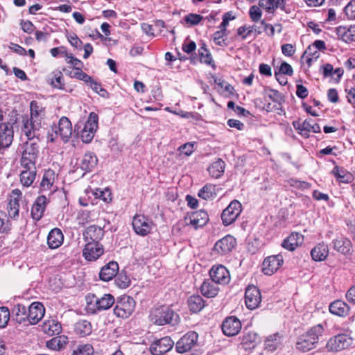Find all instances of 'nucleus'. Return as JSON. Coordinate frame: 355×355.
<instances>
[{
    "label": "nucleus",
    "mask_w": 355,
    "mask_h": 355,
    "mask_svg": "<svg viewBox=\"0 0 355 355\" xmlns=\"http://www.w3.org/2000/svg\"><path fill=\"white\" fill-rule=\"evenodd\" d=\"M30 110V118L26 117L22 120L21 133L27 139L40 137L42 128V120L45 115L44 108L38 102L33 101L31 102Z\"/></svg>",
    "instance_id": "nucleus-1"
},
{
    "label": "nucleus",
    "mask_w": 355,
    "mask_h": 355,
    "mask_svg": "<svg viewBox=\"0 0 355 355\" xmlns=\"http://www.w3.org/2000/svg\"><path fill=\"white\" fill-rule=\"evenodd\" d=\"M324 331V329L321 324L311 327L297 338L296 348L302 352H307L316 348L323 336Z\"/></svg>",
    "instance_id": "nucleus-2"
},
{
    "label": "nucleus",
    "mask_w": 355,
    "mask_h": 355,
    "mask_svg": "<svg viewBox=\"0 0 355 355\" xmlns=\"http://www.w3.org/2000/svg\"><path fill=\"white\" fill-rule=\"evenodd\" d=\"M86 310L88 313L96 314L100 311L109 309L114 304V297L111 294H103L98 296L88 294L85 297Z\"/></svg>",
    "instance_id": "nucleus-3"
},
{
    "label": "nucleus",
    "mask_w": 355,
    "mask_h": 355,
    "mask_svg": "<svg viewBox=\"0 0 355 355\" xmlns=\"http://www.w3.org/2000/svg\"><path fill=\"white\" fill-rule=\"evenodd\" d=\"M150 320L157 325L177 324L180 317L173 310L167 306H160L153 309L149 315Z\"/></svg>",
    "instance_id": "nucleus-4"
},
{
    "label": "nucleus",
    "mask_w": 355,
    "mask_h": 355,
    "mask_svg": "<svg viewBox=\"0 0 355 355\" xmlns=\"http://www.w3.org/2000/svg\"><path fill=\"white\" fill-rule=\"evenodd\" d=\"M23 144V150L20 159L21 166H35L39 155V137L27 139Z\"/></svg>",
    "instance_id": "nucleus-5"
},
{
    "label": "nucleus",
    "mask_w": 355,
    "mask_h": 355,
    "mask_svg": "<svg viewBox=\"0 0 355 355\" xmlns=\"http://www.w3.org/2000/svg\"><path fill=\"white\" fill-rule=\"evenodd\" d=\"M52 132H49L47 139L51 142L55 141L58 137L64 141H67L72 135V125L68 118L62 116L58 125L52 127Z\"/></svg>",
    "instance_id": "nucleus-6"
},
{
    "label": "nucleus",
    "mask_w": 355,
    "mask_h": 355,
    "mask_svg": "<svg viewBox=\"0 0 355 355\" xmlns=\"http://www.w3.org/2000/svg\"><path fill=\"white\" fill-rule=\"evenodd\" d=\"M135 308L134 299L130 296L123 295L116 301L114 313L119 318H127L133 313Z\"/></svg>",
    "instance_id": "nucleus-7"
},
{
    "label": "nucleus",
    "mask_w": 355,
    "mask_h": 355,
    "mask_svg": "<svg viewBox=\"0 0 355 355\" xmlns=\"http://www.w3.org/2000/svg\"><path fill=\"white\" fill-rule=\"evenodd\" d=\"M354 345V339L347 334H342L331 338L326 347L329 352H340Z\"/></svg>",
    "instance_id": "nucleus-8"
},
{
    "label": "nucleus",
    "mask_w": 355,
    "mask_h": 355,
    "mask_svg": "<svg viewBox=\"0 0 355 355\" xmlns=\"http://www.w3.org/2000/svg\"><path fill=\"white\" fill-rule=\"evenodd\" d=\"M236 245V239L231 235H227L215 243L211 254L216 257L224 256L232 252Z\"/></svg>",
    "instance_id": "nucleus-9"
},
{
    "label": "nucleus",
    "mask_w": 355,
    "mask_h": 355,
    "mask_svg": "<svg viewBox=\"0 0 355 355\" xmlns=\"http://www.w3.org/2000/svg\"><path fill=\"white\" fill-rule=\"evenodd\" d=\"M241 211V203L236 200L232 201L221 214V219L223 225L227 226L234 223Z\"/></svg>",
    "instance_id": "nucleus-10"
},
{
    "label": "nucleus",
    "mask_w": 355,
    "mask_h": 355,
    "mask_svg": "<svg viewBox=\"0 0 355 355\" xmlns=\"http://www.w3.org/2000/svg\"><path fill=\"white\" fill-rule=\"evenodd\" d=\"M198 339V334L196 331L187 332L176 343V352L180 354L189 352L197 346Z\"/></svg>",
    "instance_id": "nucleus-11"
},
{
    "label": "nucleus",
    "mask_w": 355,
    "mask_h": 355,
    "mask_svg": "<svg viewBox=\"0 0 355 355\" xmlns=\"http://www.w3.org/2000/svg\"><path fill=\"white\" fill-rule=\"evenodd\" d=\"M153 223L144 215H136L132 219V227L138 235L146 236L152 230Z\"/></svg>",
    "instance_id": "nucleus-12"
},
{
    "label": "nucleus",
    "mask_w": 355,
    "mask_h": 355,
    "mask_svg": "<svg viewBox=\"0 0 355 355\" xmlns=\"http://www.w3.org/2000/svg\"><path fill=\"white\" fill-rule=\"evenodd\" d=\"M21 191L18 189H15L12 191L9 196L7 205V212L8 216L13 220H17L19 217V201L21 200Z\"/></svg>",
    "instance_id": "nucleus-13"
},
{
    "label": "nucleus",
    "mask_w": 355,
    "mask_h": 355,
    "mask_svg": "<svg viewBox=\"0 0 355 355\" xmlns=\"http://www.w3.org/2000/svg\"><path fill=\"white\" fill-rule=\"evenodd\" d=\"M174 346V341L168 336L155 340L150 346L153 355H162L169 352Z\"/></svg>",
    "instance_id": "nucleus-14"
},
{
    "label": "nucleus",
    "mask_w": 355,
    "mask_h": 355,
    "mask_svg": "<svg viewBox=\"0 0 355 355\" xmlns=\"http://www.w3.org/2000/svg\"><path fill=\"white\" fill-rule=\"evenodd\" d=\"M210 280L218 284H227L230 282V275L223 265L213 266L209 270Z\"/></svg>",
    "instance_id": "nucleus-15"
},
{
    "label": "nucleus",
    "mask_w": 355,
    "mask_h": 355,
    "mask_svg": "<svg viewBox=\"0 0 355 355\" xmlns=\"http://www.w3.org/2000/svg\"><path fill=\"white\" fill-rule=\"evenodd\" d=\"M313 122V121L311 119H306L302 123L300 121H293V125L295 129L298 130L299 134L305 138H308L310 132L318 133L321 131L320 125Z\"/></svg>",
    "instance_id": "nucleus-16"
},
{
    "label": "nucleus",
    "mask_w": 355,
    "mask_h": 355,
    "mask_svg": "<svg viewBox=\"0 0 355 355\" xmlns=\"http://www.w3.org/2000/svg\"><path fill=\"white\" fill-rule=\"evenodd\" d=\"M45 309L43 304L38 302H33L28 306L27 326L38 323L44 317Z\"/></svg>",
    "instance_id": "nucleus-17"
},
{
    "label": "nucleus",
    "mask_w": 355,
    "mask_h": 355,
    "mask_svg": "<svg viewBox=\"0 0 355 355\" xmlns=\"http://www.w3.org/2000/svg\"><path fill=\"white\" fill-rule=\"evenodd\" d=\"M284 262L281 254L268 257L262 263V270L265 275H272L282 265Z\"/></svg>",
    "instance_id": "nucleus-18"
},
{
    "label": "nucleus",
    "mask_w": 355,
    "mask_h": 355,
    "mask_svg": "<svg viewBox=\"0 0 355 355\" xmlns=\"http://www.w3.org/2000/svg\"><path fill=\"white\" fill-rule=\"evenodd\" d=\"M241 322L235 316L226 318L221 324L223 334L227 336L236 335L241 329Z\"/></svg>",
    "instance_id": "nucleus-19"
},
{
    "label": "nucleus",
    "mask_w": 355,
    "mask_h": 355,
    "mask_svg": "<svg viewBox=\"0 0 355 355\" xmlns=\"http://www.w3.org/2000/svg\"><path fill=\"white\" fill-rule=\"evenodd\" d=\"M104 252V248L101 243H86L83 250V255L89 261L97 260Z\"/></svg>",
    "instance_id": "nucleus-20"
},
{
    "label": "nucleus",
    "mask_w": 355,
    "mask_h": 355,
    "mask_svg": "<svg viewBox=\"0 0 355 355\" xmlns=\"http://www.w3.org/2000/svg\"><path fill=\"white\" fill-rule=\"evenodd\" d=\"M261 301L259 290L254 286H248L245 288V306L254 310L257 309Z\"/></svg>",
    "instance_id": "nucleus-21"
},
{
    "label": "nucleus",
    "mask_w": 355,
    "mask_h": 355,
    "mask_svg": "<svg viewBox=\"0 0 355 355\" xmlns=\"http://www.w3.org/2000/svg\"><path fill=\"white\" fill-rule=\"evenodd\" d=\"M103 236V229L94 225L87 227L83 232V238L86 243H100V241Z\"/></svg>",
    "instance_id": "nucleus-22"
},
{
    "label": "nucleus",
    "mask_w": 355,
    "mask_h": 355,
    "mask_svg": "<svg viewBox=\"0 0 355 355\" xmlns=\"http://www.w3.org/2000/svg\"><path fill=\"white\" fill-rule=\"evenodd\" d=\"M48 203L49 200L45 196H40L36 198L31 208L33 220L38 221L42 218Z\"/></svg>",
    "instance_id": "nucleus-23"
},
{
    "label": "nucleus",
    "mask_w": 355,
    "mask_h": 355,
    "mask_svg": "<svg viewBox=\"0 0 355 355\" xmlns=\"http://www.w3.org/2000/svg\"><path fill=\"white\" fill-rule=\"evenodd\" d=\"M14 131L9 124L0 125V150L8 148L12 143Z\"/></svg>",
    "instance_id": "nucleus-24"
},
{
    "label": "nucleus",
    "mask_w": 355,
    "mask_h": 355,
    "mask_svg": "<svg viewBox=\"0 0 355 355\" xmlns=\"http://www.w3.org/2000/svg\"><path fill=\"white\" fill-rule=\"evenodd\" d=\"M20 182L23 186L28 187L32 185L36 178V166H21Z\"/></svg>",
    "instance_id": "nucleus-25"
},
{
    "label": "nucleus",
    "mask_w": 355,
    "mask_h": 355,
    "mask_svg": "<svg viewBox=\"0 0 355 355\" xmlns=\"http://www.w3.org/2000/svg\"><path fill=\"white\" fill-rule=\"evenodd\" d=\"M304 241V236L298 232H292L282 242V246L289 250L293 251Z\"/></svg>",
    "instance_id": "nucleus-26"
},
{
    "label": "nucleus",
    "mask_w": 355,
    "mask_h": 355,
    "mask_svg": "<svg viewBox=\"0 0 355 355\" xmlns=\"http://www.w3.org/2000/svg\"><path fill=\"white\" fill-rule=\"evenodd\" d=\"M119 271V265L116 261H110L104 266L99 273V277L104 282H108L116 277Z\"/></svg>",
    "instance_id": "nucleus-27"
},
{
    "label": "nucleus",
    "mask_w": 355,
    "mask_h": 355,
    "mask_svg": "<svg viewBox=\"0 0 355 355\" xmlns=\"http://www.w3.org/2000/svg\"><path fill=\"white\" fill-rule=\"evenodd\" d=\"M333 248L337 252L343 254H349L352 253V242L345 237L335 239L332 241Z\"/></svg>",
    "instance_id": "nucleus-28"
},
{
    "label": "nucleus",
    "mask_w": 355,
    "mask_h": 355,
    "mask_svg": "<svg viewBox=\"0 0 355 355\" xmlns=\"http://www.w3.org/2000/svg\"><path fill=\"white\" fill-rule=\"evenodd\" d=\"M64 236L58 228H54L50 231L47 236V243L51 249L59 248L63 243Z\"/></svg>",
    "instance_id": "nucleus-29"
},
{
    "label": "nucleus",
    "mask_w": 355,
    "mask_h": 355,
    "mask_svg": "<svg viewBox=\"0 0 355 355\" xmlns=\"http://www.w3.org/2000/svg\"><path fill=\"white\" fill-rule=\"evenodd\" d=\"M329 309L334 315L345 317L348 315L350 309L347 303L338 300L330 304Z\"/></svg>",
    "instance_id": "nucleus-30"
},
{
    "label": "nucleus",
    "mask_w": 355,
    "mask_h": 355,
    "mask_svg": "<svg viewBox=\"0 0 355 355\" xmlns=\"http://www.w3.org/2000/svg\"><path fill=\"white\" fill-rule=\"evenodd\" d=\"M282 336L279 333H275L267 336L264 340V348L268 352H275L282 345Z\"/></svg>",
    "instance_id": "nucleus-31"
},
{
    "label": "nucleus",
    "mask_w": 355,
    "mask_h": 355,
    "mask_svg": "<svg viewBox=\"0 0 355 355\" xmlns=\"http://www.w3.org/2000/svg\"><path fill=\"white\" fill-rule=\"evenodd\" d=\"M214 82L216 84V89L224 97L232 98L234 96V87L227 82L220 78H215Z\"/></svg>",
    "instance_id": "nucleus-32"
},
{
    "label": "nucleus",
    "mask_w": 355,
    "mask_h": 355,
    "mask_svg": "<svg viewBox=\"0 0 355 355\" xmlns=\"http://www.w3.org/2000/svg\"><path fill=\"white\" fill-rule=\"evenodd\" d=\"M98 159L92 152H87L81 160L80 168L85 171H91L97 164Z\"/></svg>",
    "instance_id": "nucleus-33"
},
{
    "label": "nucleus",
    "mask_w": 355,
    "mask_h": 355,
    "mask_svg": "<svg viewBox=\"0 0 355 355\" xmlns=\"http://www.w3.org/2000/svg\"><path fill=\"white\" fill-rule=\"evenodd\" d=\"M336 32L338 36L347 43L355 41V25L349 28L339 26L336 28Z\"/></svg>",
    "instance_id": "nucleus-34"
},
{
    "label": "nucleus",
    "mask_w": 355,
    "mask_h": 355,
    "mask_svg": "<svg viewBox=\"0 0 355 355\" xmlns=\"http://www.w3.org/2000/svg\"><path fill=\"white\" fill-rule=\"evenodd\" d=\"M202 294L207 297H214L217 295L219 288L216 283L210 279H205L200 287Z\"/></svg>",
    "instance_id": "nucleus-35"
},
{
    "label": "nucleus",
    "mask_w": 355,
    "mask_h": 355,
    "mask_svg": "<svg viewBox=\"0 0 355 355\" xmlns=\"http://www.w3.org/2000/svg\"><path fill=\"white\" fill-rule=\"evenodd\" d=\"M329 254L328 245L324 243L318 244L311 251V255L314 261H321L324 260Z\"/></svg>",
    "instance_id": "nucleus-36"
},
{
    "label": "nucleus",
    "mask_w": 355,
    "mask_h": 355,
    "mask_svg": "<svg viewBox=\"0 0 355 355\" xmlns=\"http://www.w3.org/2000/svg\"><path fill=\"white\" fill-rule=\"evenodd\" d=\"M12 318L19 324L27 326V315H26V306L17 304L12 310Z\"/></svg>",
    "instance_id": "nucleus-37"
},
{
    "label": "nucleus",
    "mask_w": 355,
    "mask_h": 355,
    "mask_svg": "<svg viewBox=\"0 0 355 355\" xmlns=\"http://www.w3.org/2000/svg\"><path fill=\"white\" fill-rule=\"evenodd\" d=\"M208 220L209 216L204 210L196 211L191 217V224L196 228L205 225Z\"/></svg>",
    "instance_id": "nucleus-38"
},
{
    "label": "nucleus",
    "mask_w": 355,
    "mask_h": 355,
    "mask_svg": "<svg viewBox=\"0 0 355 355\" xmlns=\"http://www.w3.org/2000/svg\"><path fill=\"white\" fill-rule=\"evenodd\" d=\"M225 164L221 159L214 162L208 168L209 175L214 178H219L224 173Z\"/></svg>",
    "instance_id": "nucleus-39"
},
{
    "label": "nucleus",
    "mask_w": 355,
    "mask_h": 355,
    "mask_svg": "<svg viewBox=\"0 0 355 355\" xmlns=\"http://www.w3.org/2000/svg\"><path fill=\"white\" fill-rule=\"evenodd\" d=\"M188 306L191 311L200 312L205 306L202 297L200 295H192L188 300Z\"/></svg>",
    "instance_id": "nucleus-40"
},
{
    "label": "nucleus",
    "mask_w": 355,
    "mask_h": 355,
    "mask_svg": "<svg viewBox=\"0 0 355 355\" xmlns=\"http://www.w3.org/2000/svg\"><path fill=\"white\" fill-rule=\"evenodd\" d=\"M55 173L53 170L46 171L42 178L40 183V187L42 191H51L55 181Z\"/></svg>",
    "instance_id": "nucleus-41"
},
{
    "label": "nucleus",
    "mask_w": 355,
    "mask_h": 355,
    "mask_svg": "<svg viewBox=\"0 0 355 355\" xmlns=\"http://www.w3.org/2000/svg\"><path fill=\"white\" fill-rule=\"evenodd\" d=\"M216 186L211 184L205 185L198 192V196L205 200H211L216 197Z\"/></svg>",
    "instance_id": "nucleus-42"
},
{
    "label": "nucleus",
    "mask_w": 355,
    "mask_h": 355,
    "mask_svg": "<svg viewBox=\"0 0 355 355\" xmlns=\"http://www.w3.org/2000/svg\"><path fill=\"white\" fill-rule=\"evenodd\" d=\"M75 331L81 337H85L92 333V324L87 320H80L76 324Z\"/></svg>",
    "instance_id": "nucleus-43"
},
{
    "label": "nucleus",
    "mask_w": 355,
    "mask_h": 355,
    "mask_svg": "<svg viewBox=\"0 0 355 355\" xmlns=\"http://www.w3.org/2000/svg\"><path fill=\"white\" fill-rule=\"evenodd\" d=\"M43 329L49 336L58 335L62 331L61 324L54 320L44 323Z\"/></svg>",
    "instance_id": "nucleus-44"
},
{
    "label": "nucleus",
    "mask_w": 355,
    "mask_h": 355,
    "mask_svg": "<svg viewBox=\"0 0 355 355\" xmlns=\"http://www.w3.org/2000/svg\"><path fill=\"white\" fill-rule=\"evenodd\" d=\"M326 49V45L322 40H316L313 42L312 46H309L306 50L304 55L308 54L309 55H315V58H318L319 53L317 50H324Z\"/></svg>",
    "instance_id": "nucleus-45"
},
{
    "label": "nucleus",
    "mask_w": 355,
    "mask_h": 355,
    "mask_svg": "<svg viewBox=\"0 0 355 355\" xmlns=\"http://www.w3.org/2000/svg\"><path fill=\"white\" fill-rule=\"evenodd\" d=\"M98 115L94 112H91L83 129L87 130L88 132L95 133L98 128Z\"/></svg>",
    "instance_id": "nucleus-46"
},
{
    "label": "nucleus",
    "mask_w": 355,
    "mask_h": 355,
    "mask_svg": "<svg viewBox=\"0 0 355 355\" xmlns=\"http://www.w3.org/2000/svg\"><path fill=\"white\" fill-rule=\"evenodd\" d=\"M259 336L257 333L248 332V334L245 335V350L254 348L259 342Z\"/></svg>",
    "instance_id": "nucleus-47"
},
{
    "label": "nucleus",
    "mask_w": 355,
    "mask_h": 355,
    "mask_svg": "<svg viewBox=\"0 0 355 355\" xmlns=\"http://www.w3.org/2000/svg\"><path fill=\"white\" fill-rule=\"evenodd\" d=\"M94 348L90 344L79 345L71 355H93Z\"/></svg>",
    "instance_id": "nucleus-48"
},
{
    "label": "nucleus",
    "mask_w": 355,
    "mask_h": 355,
    "mask_svg": "<svg viewBox=\"0 0 355 355\" xmlns=\"http://www.w3.org/2000/svg\"><path fill=\"white\" fill-rule=\"evenodd\" d=\"M198 53L200 60L201 62L209 65L211 64V63L213 62L211 55L205 45H203L198 49Z\"/></svg>",
    "instance_id": "nucleus-49"
},
{
    "label": "nucleus",
    "mask_w": 355,
    "mask_h": 355,
    "mask_svg": "<svg viewBox=\"0 0 355 355\" xmlns=\"http://www.w3.org/2000/svg\"><path fill=\"white\" fill-rule=\"evenodd\" d=\"M62 53L65 55L67 62L71 64L75 70H80L83 69V63L79 59L65 51H62Z\"/></svg>",
    "instance_id": "nucleus-50"
},
{
    "label": "nucleus",
    "mask_w": 355,
    "mask_h": 355,
    "mask_svg": "<svg viewBox=\"0 0 355 355\" xmlns=\"http://www.w3.org/2000/svg\"><path fill=\"white\" fill-rule=\"evenodd\" d=\"M264 6L268 10H275L277 8L283 9L285 6V1L284 0H267Z\"/></svg>",
    "instance_id": "nucleus-51"
},
{
    "label": "nucleus",
    "mask_w": 355,
    "mask_h": 355,
    "mask_svg": "<svg viewBox=\"0 0 355 355\" xmlns=\"http://www.w3.org/2000/svg\"><path fill=\"white\" fill-rule=\"evenodd\" d=\"M10 314L9 309L7 307H0V327H5L9 320Z\"/></svg>",
    "instance_id": "nucleus-52"
},
{
    "label": "nucleus",
    "mask_w": 355,
    "mask_h": 355,
    "mask_svg": "<svg viewBox=\"0 0 355 355\" xmlns=\"http://www.w3.org/2000/svg\"><path fill=\"white\" fill-rule=\"evenodd\" d=\"M225 36H226V31L220 29L214 33L213 41L216 45L223 46L225 44L224 39Z\"/></svg>",
    "instance_id": "nucleus-53"
},
{
    "label": "nucleus",
    "mask_w": 355,
    "mask_h": 355,
    "mask_svg": "<svg viewBox=\"0 0 355 355\" xmlns=\"http://www.w3.org/2000/svg\"><path fill=\"white\" fill-rule=\"evenodd\" d=\"M344 12L348 19H355V0L350 1L345 7Z\"/></svg>",
    "instance_id": "nucleus-54"
},
{
    "label": "nucleus",
    "mask_w": 355,
    "mask_h": 355,
    "mask_svg": "<svg viewBox=\"0 0 355 355\" xmlns=\"http://www.w3.org/2000/svg\"><path fill=\"white\" fill-rule=\"evenodd\" d=\"M116 284L123 288H125L129 286L130 284V279L125 275L119 274L115 279Z\"/></svg>",
    "instance_id": "nucleus-55"
},
{
    "label": "nucleus",
    "mask_w": 355,
    "mask_h": 355,
    "mask_svg": "<svg viewBox=\"0 0 355 355\" xmlns=\"http://www.w3.org/2000/svg\"><path fill=\"white\" fill-rule=\"evenodd\" d=\"M202 19V17L198 14L191 13L185 16L184 20L191 25H197Z\"/></svg>",
    "instance_id": "nucleus-56"
},
{
    "label": "nucleus",
    "mask_w": 355,
    "mask_h": 355,
    "mask_svg": "<svg viewBox=\"0 0 355 355\" xmlns=\"http://www.w3.org/2000/svg\"><path fill=\"white\" fill-rule=\"evenodd\" d=\"M268 97L275 102L281 103L284 101L283 95L277 90L273 89H269L268 90Z\"/></svg>",
    "instance_id": "nucleus-57"
},
{
    "label": "nucleus",
    "mask_w": 355,
    "mask_h": 355,
    "mask_svg": "<svg viewBox=\"0 0 355 355\" xmlns=\"http://www.w3.org/2000/svg\"><path fill=\"white\" fill-rule=\"evenodd\" d=\"M249 15L252 21H257L261 17V11L259 7L253 6L250 9Z\"/></svg>",
    "instance_id": "nucleus-58"
},
{
    "label": "nucleus",
    "mask_w": 355,
    "mask_h": 355,
    "mask_svg": "<svg viewBox=\"0 0 355 355\" xmlns=\"http://www.w3.org/2000/svg\"><path fill=\"white\" fill-rule=\"evenodd\" d=\"M9 229V222L6 214L0 211V232H4Z\"/></svg>",
    "instance_id": "nucleus-59"
},
{
    "label": "nucleus",
    "mask_w": 355,
    "mask_h": 355,
    "mask_svg": "<svg viewBox=\"0 0 355 355\" xmlns=\"http://www.w3.org/2000/svg\"><path fill=\"white\" fill-rule=\"evenodd\" d=\"M178 150L181 155L184 154L187 156H189L193 152V144L191 143H187L180 146L178 148Z\"/></svg>",
    "instance_id": "nucleus-60"
},
{
    "label": "nucleus",
    "mask_w": 355,
    "mask_h": 355,
    "mask_svg": "<svg viewBox=\"0 0 355 355\" xmlns=\"http://www.w3.org/2000/svg\"><path fill=\"white\" fill-rule=\"evenodd\" d=\"M277 73H281L282 74L292 76L293 73V70L292 67L287 62H283L279 67V71Z\"/></svg>",
    "instance_id": "nucleus-61"
},
{
    "label": "nucleus",
    "mask_w": 355,
    "mask_h": 355,
    "mask_svg": "<svg viewBox=\"0 0 355 355\" xmlns=\"http://www.w3.org/2000/svg\"><path fill=\"white\" fill-rule=\"evenodd\" d=\"M260 248V242L258 239H254L249 242L247 245L248 251L251 254H255Z\"/></svg>",
    "instance_id": "nucleus-62"
},
{
    "label": "nucleus",
    "mask_w": 355,
    "mask_h": 355,
    "mask_svg": "<svg viewBox=\"0 0 355 355\" xmlns=\"http://www.w3.org/2000/svg\"><path fill=\"white\" fill-rule=\"evenodd\" d=\"M282 51L286 56H292L295 53V49L291 44H285L282 46Z\"/></svg>",
    "instance_id": "nucleus-63"
},
{
    "label": "nucleus",
    "mask_w": 355,
    "mask_h": 355,
    "mask_svg": "<svg viewBox=\"0 0 355 355\" xmlns=\"http://www.w3.org/2000/svg\"><path fill=\"white\" fill-rule=\"evenodd\" d=\"M73 77L76 78L77 79H79L80 80H83L86 83L92 81V77H90L89 75L83 72L82 69L76 70V72Z\"/></svg>",
    "instance_id": "nucleus-64"
}]
</instances>
